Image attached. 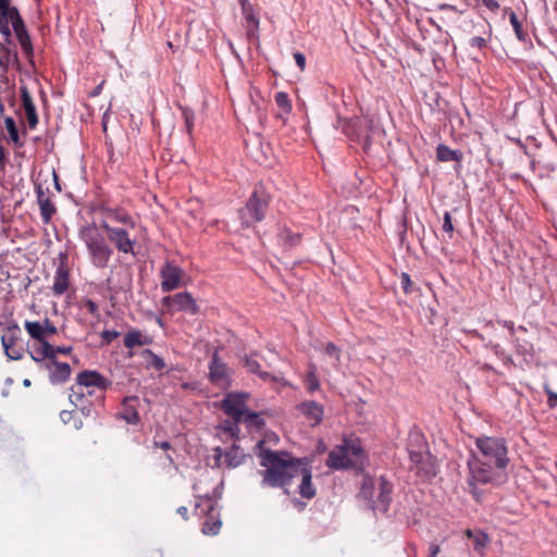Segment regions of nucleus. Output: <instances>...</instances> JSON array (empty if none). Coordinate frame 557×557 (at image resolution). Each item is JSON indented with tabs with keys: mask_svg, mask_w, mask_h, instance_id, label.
Wrapping results in <instances>:
<instances>
[{
	"mask_svg": "<svg viewBox=\"0 0 557 557\" xmlns=\"http://www.w3.org/2000/svg\"><path fill=\"white\" fill-rule=\"evenodd\" d=\"M486 347H488L496 356H498L505 364H512L511 357L505 354L499 344L490 343L486 345Z\"/></svg>",
	"mask_w": 557,
	"mask_h": 557,
	"instance_id": "a19ab883",
	"label": "nucleus"
},
{
	"mask_svg": "<svg viewBox=\"0 0 557 557\" xmlns=\"http://www.w3.org/2000/svg\"><path fill=\"white\" fill-rule=\"evenodd\" d=\"M46 367L49 370V380L52 384L65 383L72 373L71 367L66 362L48 360Z\"/></svg>",
	"mask_w": 557,
	"mask_h": 557,
	"instance_id": "5701e85b",
	"label": "nucleus"
},
{
	"mask_svg": "<svg viewBox=\"0 0 557 557\" xmlns=\"http://www.w3.org/2000/svg\"><path fill=\"white\" fill-rule=\"evenodd\" d=\"M324 352L333 358L336 362L341 361V349L333 343H327Z\"/></svg>",
	"mask_w": 557,
	"mask_h": 557,
	"instance_id": "c03bdc74",
	"label": "nucleus"
},
{
	"mask_svg": "<svg viewBox=\"0 0 557 557\" xmlns=\"http://www.w3.org/2000/svg\"><path fill=\"white\" fill-rule=\"evenodd\" d=\"M5 128L9 133L10 140L14 144L15 147H23L24 143L21 140L18 135V129L16 123L12 116H7L4 119Z\"/></svg>",
	"mask_w": 557,
	"mask_h": 557,
	"instance_id": "72a5a7b5",
	"label": "nucleus"
},
{
	"mask_svg": "<svg viewBox=\"0 0 557 557\" xmlns=\"http://www.w3.org/2000/svg\"><path fill=\"white\" fill-rule=\"evenodd\" d=\"M102 228L106 231L109 242L120 253L135 256L137 240L131 236V228L111 226L107 222L102 223Z\"/></svg>",
	"mask_w": 557,
	"mask_h": 557,
	"instance_id": "9b49d317",
	"label": "nucleus"
},
{
	"mask_svg": "<svg viewBox=\"0 0 557 557\" xmlns=\"http://www.w3.org/2000/svg\"><path fill=\"white\" fill-rule=\"evenodd\" d=\"M276 106L283 111L284 114L292 112L293 106L288 95L285 91H278L274 96Z\"/></svg>",
	"mask_w": 557,
	"mask_h": 557,
	"instance_id": "58836bf2",
	"label": "nucleus"
},
{
	"mask_svg": "<svg viewBox=\"0 0 557 557\" xmlns=\"http://www.w3.org/2000/svg\"><path fill=\"white\" fill-rule=\"evenodd\" d=\"M120 336V333L115 330H104L101 333V338L108 344L113 342Z\"/></svg>",
	"mask_w": 557,
	"mask_h": 557,
	"instance_id": "09e8293b",
	"label": "nucleus"
},
{
	"mask_svg": "<svg viewBox=\"0 0 557 557\" xmlns=\"http://www.w3.org/2000/svg\"><path fill=\"white\" fill-rule=\"evenodd\" d=\"M391 492L392 490H360L357 499L363 509L385 513L392 500Z\"/></svg>",
	"mask_w": 557,
	"mask_h": 557,
	"instance_id": "9d476101",
	"label": "nucleus"
},
{
	"mask_svg": "<svg viewBox=\"0 0 557 557\" xmlns=\"http://www.w3.org/2000/svg\"><path fill=\"white\" fill-rule=\"evenodd\" d=\"M37 195V203L40 209V216L45 224H49L51 222L52 216L57 212V208L51 200L50 190L44 189L40 185L36 187Z\"/></svg>",
	"mask_w": 557,
	"mask_h": 557,
	"instance_id": "412c9836",
	"label": "nucleus"
},
{
	"mask_svg": "<svg viewBox=\"0 0 557 557\" xmlns=\"http://www.w3.org/2000/svg\"><path fill=\"white\" fill-rule=\"evenodd\" d=\"M225 462L230 468H236L240 463H243L245 459L244 453L236 446H233L224 455Z\"/></svg>",
	"mask_w": 557,
	"mask_h": 557,
	"instance_id": "f704fd0d",
	"label": "nucleus"
},
{
	"mask_svg": "<svg viewBox=\"0 0 557 557\" xmlns=\"http://www.w3.org/2000/svg\"><path fill=\"white\" fill-rule=\"evenodd\" d=\"M140 399L137 396H127L122 401V408L119 417L126 421L128 424H137L140 421L138 407Z\"/></svg>",
	"mask_w": 557,
	"mask_h": 557,
	"instance_id": "4be33fe9",
	"label": "nucleus"
},
{
	"mask_svg": "<svg viewBox=\"0 0 557 557\" xmlns=\"http://www.w3.org/2000/svg\"><path fill=\"white\" fill-rule=\"evenodd\" d=\"M486 39L480 36L472 37L470 39V46L478 49H483L486 47Z\"/></svg>",
	"mask_w": 557,
	"mask_h": 557,
	"instance_id": "3c124183",
	"label": "nucleus"
},
{
	"mask_svg": "<svg viewBox=\"0 0 557 557\" xmlns=\"http://www.w3.org/2000/svg\"><path fill=\"white\" fill-rule=\"evenodd\" d=\"M317 490H295L299 494V498L295 495L290 497V503L298 510L302 511L306 508V502L302 499H312L315 496Z\"/></svg>",
	"mask_w": 557,
	"mask_h": 557,
	"instance_id": "2f4dec72",
	"label": "nucleus"
},
{
	"mask_svg": "<svg viewBox=\"0 0 557 557\" xmlns=\"http://www.w3.org/2000/svg\"><path fill=\"white\" fill-rule=\"evenodd\" d=\"M160 276H161V290L163 293L172 292V290L177 289L184 285V282H183V278L185 277L184 270L170 261H166L162 265V268L160 270Z\"/></svg>",
	"mask_w": 557,
	"mask_h": 557,
	"instance_id": "f3484780",
	"label": "nucleus"
},
{
	"mask_svg": "<svg viewBox=\"0 0 557 557\" xmlns=\"http://www.w3.org/2000/svg\"><path fill=\"white\" fill-rule=\"evenodd\" d=\"M222 456H223L222 449L220 447H216L214 449V458H215L216 465H220V459L222 458Z\"/></svg>",
	"mask_w": 557,
	"mask_h": 557,
	"instance_id": "e2e57ef3",
	"label": "nucleus"
},
{
	"mask_svg": "<svg viewBox=\"0 0 557 557\" xmlns=\"http://www.w3.org/2000/svg\"><path fill=\"white\" fill-rule=\"evenodd\" d=\"M473 336L478 337V338H480L482 341L484 339V337L478 331H473Z\"/></svg>",
	"mask_w": 557,
	"mask_h": 557,
	"instance_id": "338daca9",
	"label": "nucleus"
},
{
	"mask_svg": "<svg viewBox=\"0 0 557 557\" xmlns=\"http://www.w3.org/2000/svg\"><path fill=\"white\" fill-rule=\"evenodd\" d=\"M497 323L499 325H502L503 327H506L509 331L510 335L515 334L516 329H515V323L512 321L500 320V321H497Z\"/></svg>",
	"mask_w": 557,
	"mask_h": 557,
	"instance_id": "864d4df0",
	"label": "nucleus"
},
{
	"mask_svg": "<svg viewBox=\"0 0 557 557\" xmlns=\"http://www.w3.org/2000/svg\"><path fill=\"white\" fill-rule=\"evenodd\" d=\"M162 305L166 307L171 313L182 311L195 315L199 312L196 300L188 292L165 296L162 298Z\"/></svg>",
	"mask_w": 557,
	"mask_h": 557,
	"instance_id": "2eb2a0df",
	"label": "nucleus"
},
{
	"mask_svg": "<svg viewBox=\"0 0 557 557\" xmlns=\"http://www.w3.org/2000/svg\"><path fill=\"white\" fill-rule=\"evenodd\" d=\"M269 195L262 187H256L246 206L239 210V218L244 227H250L261 222L269 207Z\"/></svg>",
	"mask_w": 557,
	"mask_h": 557,
	"instance_id": "0eeeda50",
	"label": "nucleus"
},
{
	"mask_svg": "<svg viewBox=\"0 0 557 557\" xmlns=\"http://www.w3.org/2000/svg\"><path fill=\"white\" fill-rule=\"evenodd\" d=\"M471 493L473 494V497L479 500L480 499V495L484 492V490H476V488H473V490H470Z\"/></svg>",
	"mask_w": 557,
	"mask_h": 557,
	"instance_id": "0e129e2a",
	"label": "nucleus"
},
{
	"mask_svg": "<svg viewBox=\"0 0 557 557\" xmlns=\"http://www.w3.org/2000/svg\"><path fill=\"white\" fill-rule=\"evenodd\" d=\"M482 369H484V370H492V367L490 364L485 363V364L482 366Z\"/></svg>",
	"mask_w": 557,
	"mask_h": 557,
	"instance_id": "774afa93",
	"label": "nucleus"
},
{
	"mask_svg": "<svg viewBox=\"0 0 557 557\" xmlns=\"http://www.w3.org/2000/svg\"><path fill=\"white\" fill-rule=\"evenodd\" d=\"M257 354H250L244 359V367L248 372L257 374L264 382H280V379L270 372L262 371L259 361L257 360Z\"/></svg>",
	"mask_w": 557,
	"mask_h": 557,
	"instance_id": "393cba45",
	"label": "nucleus"
},
{
	"mask_svg": "<svg viewBox=\"0 0 557 557\" xmlns=\"http://www.w3.org/2000/svg\"><path fill=\"white\" fill-rule=\"evenodd\" d=\"M366 461L364 450L358 440L344 438L327 455L326 466L333 470L360 469Z\"/></svg>",
	"mask_w": 557,
	"mask_h": 557,
	"instance_id": "39448f33",
	"label": "nucleus"
},
{
	"mask_svg": "<svg viewBox=\"0 0 557 557\" xmlns=\"http://www.w3.org/2000/svg\"><path fill=\"white\" fill-rule=\"evenodd\" d=\"M280 240L288 247L296 246L300 243V235L292 232L289 228L283 227L278 233Z\"/></svg>",
	"mask_w": 557,
	"mask_h": 557,
	"instance_id": "e433bc0d",
	"label": "nucleus"
},
{
	"mask_svg": "<svg viewBox=\"0 0 557 557\" xmlns=\"http://www.w3.org/2000/svg\"><path fill=\"white\" fill-rule=\"evenodd\" d=\"M4 352L11 360H20L24 355V345L21 338V330L14 324L5 327L1 336Z\"/></svg>",
	"mask_w": 557,
	"mask_h": 557,
	"instance_id": "4468645a",
	"label": "nucleus"
},
{
	"mask_svg": "<svg viewBox=\"0 0 557 557\" xmlns=\"http://www.w3.org/2000/svg\"><path fill=\"white\" fill-rule=\"evenodd\" d=\"M475 444L483 460L494 463L497 469L506 468L509 459L507 457L508 450L504 440L496 437H479Z\"/></svg>",
	"mask_w": 557,
	"mask_h": 557,
	"instance_id": "1a4fd4ad",
	"label": "nucleus"
},
{
	"mask_svg": "<svg viewBox=\"0 0 557 557\" xmlns=\"http://www.w3.org/2000/svg\"><path fill=\"white\" fill-rule=\"evenodd\" d=\"M294 59L300 71H304L306 67V57L304 53L297 51L294 53Z\"/></svg>",
	"mask_w": 557,
	"mask_h": 557,
	"instance_id": "603ef678",
	"label": "nucleus"
},
{
	"mask_svg": "<svg viewBox=\"0 0 557 557\" xmlns=\"http://www.w3.org/2000/svg\"><path fill=\"white\" fill-rule=\"evenodd\" d=\"M483 3L492 11H496L499 8V4L496 0H483Z\"/></svg>",
	"mask_w": 557,
	"mask_h": 557,
	"instance_id": "4d7b16f0",
	"label": "nucleus"
},
{
	"mask_svg": "<svg viewBox=\"0 0 557 557\" xmlns=\"http://www.w3.org/2000/svg\"><path fill=\"white\" fill-rule=\"evenodd\" d=\"M300 409L306 417L313 421V424L320 423L323 419V407L315 401L304 403Z\"/></svg>",
	"mask_w": 557,
	"mask_h": 557,
	"instance_id": "c756f323",
	"label": "nucleus"
},
{
	"mask_svg": "<svg viewBox=\"0 0 557 557\" xmlns=\"http://www.w3.org/2000/svg\"><path fill=\"white\" fill-rule=\"evenodd\" d=\"M371 120L368 117L354 116L350 119H338L337 128L352 140L363 136V128L369 127Z\"/></svg>",
	"mask_w": 557,
	"mask_h": 557,
	"instance_id": "6ab92c4d",
	"label": "nucleus"
},
{
	"mask_svg": "<svg viewBox=\"0 0 557 557\" xmlns=\"http://www.w3.org/2000/svg\"><path fill=\"white\" fill-rule=\"evenodd\" d=\"M305 382L308 391L311 393L315 392L320 387L319 377L317 375V368L313 363H310L308 367V372Z\"/></svg>",
	"mask_w": 557,
	"mask_h": 557,
	"instance_id": "4c0bfd02",
	"label": "nucleus"
},
{
	"mask_svg": "<svg viewBox=\"0 0 557 557\" xmlns=\"http://www.w3.org/2000/svg\"><path fill=\"white\" fill-rule=\"evenodd\" d=\"M509 21L517 39L521 42H527L529 40L528 33L523 29L522 23L519 21L517 14L513 11L509 13Z\"/></svg>",
	"mask_w": 557,
	"mask_h": 557,
	"instance_id": "c9c22d12",
	"label": "nucleus"
},
{
	"mask_svg": "<svg viewBox=\"0 0 557 557\" xmlns=\"http://www.w3.org/2000/svg\"><path fill=\"white\" fill-rule=\"evenodd\" d=\"M248 394L245 393H230L222 401L223 411L234 420V423L227 428V432L234 436L235 432L238 431L237 423L247 410L246 400Z\"/></svg>",
	"mask_w": 557,
	"mask_h": 557,
	"instance_id": "f8f14e48",
	"label": "nucleus"
},
{
	"mask_svg": "<svg viewBox=\"0 0 557 557\" xmlns=\"http://www.w3.org/2000/svg\"><path fill=\"white\" fill-rule=\"evenodd\" d=\"M69 399L71 404L82 411L84 416H88L90 412V401L86 398L84 394V388L82 386L77 387V382L72 385L71 393L69 395Z\"/></svg>",
	"mask_w": 557,
	"mask_h": 557,
	"instance_id": "a878e982",
	"label": "nucleus"
},
{
	"mask_svg": "<svg viewBox=\"0 0 557 557\" xmlns=\"http://www.w3.org/2000/svg\"><path fill=\"white\" fill-rule=\"evenodd\" d=\"M440 553V546L436 544H431L430 546V555L429 557H436V555Z\"/></svg>",
	"mask_w": 557,
	"mask_h": 557,
	"instance_id": "052dcab7",
	"label": "nucleus"
},
{
	"mask_svg": "<svg viewBox=\"0 0 557 557\" xmlns=\"http://www.w3.org/2000/svg\"><path fill=\"white\" fill-rule=\"evenodd\" d=\"M515 348H516V351L517 354L521 355V356H531L532 352H533V345L532 343L525 341V339H519V338H516L515 341Z\"/></svg>",
	"mask_w": 557,
	"mask_h": 557,
	"instance_id": "ea45409f",
	"label": "nucleus"
},
{
	"mask_svg": "<svg viewBox=\"0 0 557 557\" xmlns=\"http://www.w3.org/2000/svg\"><path fill=\"white\" fill-rule=\"evenodd\" d=\"M242 14L247 24V30L249 35L255 34L259 28V16L258 12H256L255 7L251 2L246 3L245 5H240Z\"/></svg>",
	"mask_w": 557,
	"mask_h": 557,
	"instance_id": "c85d7f7f",
	"label": "nucleus"
},
{
	"mask_svg": "<svg viewBox=\"0 0 557 557\" xmlns=\"http://www.w3.org/2000/svg\"><path fill=\"white\" fill-rule=\"evenodd\" d=\"M548 405L550 408H554L557 405V395L553 392H548Z\"/></svg>",
	"mask_w": 557,
	"mask_h": 557,
	"instance_id": "13d9d810",
	"label": "nucleus"
},
{
	"mask_svg": "<svg viewBox=\"0 0 557 557\" xmlns=\"http://www.w3.org/2000/svg\"><path fill=\"white\" fill-rule=\"evenodd\" d=\"M24 326L34 341L28 348V354L32 359L36 362H40L45 360L46 357L52 356V345L49 343V338L57 334V327L49 319H45L44 322L25 321Z\"/></svg>",
	"mask_w": 557,
	"mask_h": 557,
	"instance_id": "423d86ee",
	"label": "nucleus"
},
{
	"mask_svg": "<svg viewBox=\"0 0 557 557\" xmlns=\"http://www.w3.org/2000/svg\"><path fill=\"white\" fill-rule=\"evenodd\" d=\"M400 285L406 295L413 292V282L411 281L410 275L406 272H403L400 275Z\"/></svg>",
	"mask_w": 557,
	"mask_h": 557,
	"instance_id": "37998d69",
	"label": "nucleus"
},
{
	"mask_svg": "<svg viewBox=\"0 0 557 557\" xmlns=\"http://www.w3.org/2000/svg\"><path fill=\"white\" fill-rule=\"evenodd\" d=\"M176 512L184 519V520H187L188 519V509L186 506H180L177 509H176Z\"/></svg>",
	"mask_w": 557,
	"mask_h": 557,
	"instance_id": "bf43d9fd",
	"label": "nucleus"
},
{
	"mask_svg": "<svg viewBox=\"0 0 557 557\" xmlns=\"http://www.w3.org/2000/svg\"><path fill=\"white\" fill-rule=\"evenodd\" d=\"M21 98L28 126L34 129L38 125V115L33 98L26 88L21 89Z\"/></svg>",
	"mask_w": 557,
	"mask_h": 557,
	"instance_id": "bb28decb",
	"label": "nucleus"
},
{
	"mask_svg": "<svg viewBox=\"0 0 557 557\" xmlns=\"http://www.w3.org/2000/svg\"><path fill=\"white\" fill-rule=\"evenodd\" d=\"M410 459L409 484H432L431 479L437 473L435 460L426 449V443L422 433L410 432L407 443Z\"/></svg>",
	"mask_w": 557,
	"mask_h": 557,
	"instance_id": "f03ea898",
	"label": "nucleus"
},
{
	"mask_svg": "<svg viewBox=\"0 0 557 557\" xmlns=\"http://www.w3.org/2000/svg\"><path fill=\"white\" fill-rule=\"evenodd\" d=\"M101 212L107 219L112 222H116L126 225L128 228L134 230L136 222L133 216L124 209L120 207H101Z\"/></svg>",
	"mask_w": 557,
	"mask_h": 557,
	"instance_id": "b1692460",
	"label": "nucleus"
},
{
	"mask_svg": "<svg viewBox=\"0 0 557 557\" xmlns=\"http://www.w3.org/2000/svg\"><path fill=\"white\" fill-rule=\"evenodd\" d=\"M71 286V270L67 263V255H59V264L53 275L51 292L53 296L60 297L64 295Z\"/></svg>",
	"mask_w": 557,
	"mask_h": 557,
	"instance_id": "dca6fc26",
	"label": "nucleus"
},
{
	"mask_svg": "<svg viewBox=\"0 0 557 557\" xmlns=\"http://www.w3.org/2000/svg\"><path fill=\"white\" fill-rule=\"evenodd\" d=\"M84 307L94 317H99V308H98V305L94 300L86 299L84 301Z\"/></svg>",
	"mask_w": 557,
	"mask_h": 557,
	"instance_id": "de8ad7c7",
	"label": "nucleus"
},
{
	"mask_svg": "<svg viewBox=\"0 0 557 557\" xmlns=\"http://www.w3.org/2000/svg\"><path fill=\"white\" fill-rule=\"evenodd\" d=\"M185 123H186L187 132L190 133L193 129V117L189 116L188 114H185Z\"/></svg>",
	"mask_w": 557,
	"mask_h": 557,
	"instance_id": "680f3d73",
	"label": "nucleus"
},
{
	"mask_svg": "<svg viewBox=\"0 0 557 557\" xmlns=\"http://www.w3.org/2000/svg\"><path fill=\"white\" fill-rule=\"evenodd\" d=\"M77 414L76 410H62L60 412V419L64 424H69Z\"/></svg>",
	"mask_w": 557,
	"mask_h": 557,
	"instance_id": "8fccbe9b",
	"label": "nucleus"
},
{
	"mask_svg": "<svg viewBox=\"0 0 557 557\" xmlns=\"http://www.w3.org/2000/svg\"><path fill=\"white\" fill-rule=\"evenodd\" d=\"M443 231L447 234L448 238L451 239L454 235V225L450 212L445 211L443 215Z\"/></svg>",
	"mask_w": 557,
	"mask_h": 557,
	"instance_id": "79ce46f5",
	"label": "nucleus"
},
{
	"mask_svg": "<svg viewBox=\"0 0 557 557\" xmlns=\"http://www.w3.org/2000/svg\"><path fill=\"white\" fill-rule=\"evenodd\" d=\"M470 471V483L486 484L494 482V468L495 465L485 460L473 457L468 461Z\"/></svg>",
	"mask_w": 557,
	"mask_h": 557,
	"instance_id": "a211bd4d",
	"label": "nucleus"
},
{
	"mask_svg": "<svg viewBox=\"0 0 557 557\" xmlns=\"http://www.w3.org/2000/svg\"><path fill=\"white\" fill-rule=\"evenodd\" d=\"M72 421H73V425H74V428H75V429H77V430H78V429H81V428H82L83 422H82V420H81V419H76V417H75Z\"/></svg>",
	"mask_w": 557,
	"mask_h": 557,
	"instance_id": "69168bd1",
	"label": "nucleus"
},
{
	"mask_svg": "<svg viewBox=\"0 0 557 557\" xmlns=\"http://www.w3.org/2000/svg\"><path fill=\"white\" fill-rule=\"evenodd\" d=\"M123 342L126 348L132 349L134 347L150 345L152 343V338L148 335H144L138 330H131L125 334Z\"/></svg>",
	"mask_w": 557,
	"mask_h": 557,
	"instance_id": "cd10ccee",
	"label": "nucleus"
},
{
	"mask_svg": "<svg viewBox=\"0 0 557 557\" xmlns=\"http://www.w3.org/2000/svg\"><path fill=\"white\" fill-rule=\"evenodd\" d=\"M153 446H154V447H159V448H161V449H163V450H168V449H171V448H172L171 443H170V442H168V441H162V442L154 441V442H153Z\"/></svg>",
	"mask_w": 557,
	"mask_h": 557,
	"instance_id": "6e6d98bb",
	"label": "nucleus"
},
{
	"mask_svg": "<svg viewBox=\"0 0 557 557\" xmlns=\"http://www.w3.org/2000/svg\"><path fill=\"white\" fill-rule=\"evenodd\" d=\"M146 354H148L151 358L150 366L154 368L156 370H163L165 368V362L162 358L153 354L151 350H146Z\"/></svg>",
	"mask_w": 557,
	"mask_h": 557,
	"instance_id": "a18cd8bd",
	"label": "nucleus"
},
{
	"mask_svg": "<svg viewBox=\"0 0 557 557\" xmlns=\"http://www.w3.org/2000/svg\"><path fill=\"white\" fill-rule=\"evenodd\" d=\"M10 25L25 55L32 57L34 52L32 40L17 8L11 5V0H0V33L8 44L12 38Z\"/></svg>",
	"mask_w": 557,
	"mask_h": 557,
	"instance_id": "7ed1b4c3",
	"label": "nucleus"
},
{
	"mask_svg": "<svg viewBox=\"0 0 557 557\" xmlns=\"http://www.w3.org/2000/svg\"><path fill=\"white\" fill-rule=\"evenodd\" d=\"M239 423H245L250 428H255L257 430H261L264 426V420L260 417L259 413L249 411L248 409L240 418Z\"/></svg>",
	"mask_w": 557,
	"mask_h": 557,
	"instance_id": "473e14b6",
	"label": "nucleus"
},
{
	"mask_svg": "<svg viewBox=\"0 0 557 557\" xmlns=\"http://www.w3.org/2000/svg\"><path fill=\"white\" fill-rule=\"evenodd\" d=\"M230 374L228 367L221 360L218 351H215L209 364L210 381L215 385L224 386L228 383Z\"/></svg>",
	"mask_w": 557,
	"mask_h": 557,
	"instance_id": "aec40b11",
	"label": "nucleus"
},
{
	"mask_svg": "<svg viewBox=\"0 0 557 557\" xmlns=\"http://www.w3.org/2000/svg\"><path fill=\"white\" fill-rule=\"evenodd\" d=\"M462 152L460 150H453L446 145H438L436 148V158L441 162L462 161Z\"/></svg>",
	"mask_w": 557,
	"mask_h": 557,
	"instance_id": "7c9ffc66",
	"label": "nucleus"
},
{
	"mask_svg": "<svg viewBox=\"0 0 557 557\" xmlns=\"http://www.w3.org/2000/svg\"><path fill=\"white\" fill-rule=\"evenodd\" d=\"M72 346H52V356L46 357L47 360H57V354L69 355L72 351Z\"/></svg>",
	"mask_w": 557,
	"mask_h": 557,
	"instance_id": "49530a36",
	"label": "nucleus"
},
{
	"mask_svg": "<svg viewBox=\"0 0 557 557\" xmlns=\"http://www.w3.org/2000/svg\"><path fill=\"white\" fill-rule=\"evenodd\" d=\"M221 496V490H212V496L199 497V502L195 504V509L199 513L207 516V520L202 523L201 528L202 533L206 535H216L222 527L221 519L219 517L215 518V507Z\"/></svg>",
	"mask_w": 557,
	"mask_h": 557,
	"instance_id": "6e6552de",
	"label": "nucleus"
},
{
	"mask_svg": "<svg viewBox=\"0 0 557 557\" xmlns=\"http://www.w3.org/2000/svg\"><path fill=\"white\" fill-rule=\"evenodd\" d=\"M77 387L82 386L87 388V394L92 396L95 389L102 393L101 398L103 399V393L112 386V382L103 376L96 370H84L76 376Z\"/></svg>",
	"mask_w": 557,
	"mask_h": 557,
	"instance_id": "ddd939ff",
	"label": "nucleus"
},
{
	"mask_svg": "<svg viewBox=\"0 0 557 557\" xmlns=\"http://www.w3.org/2000/svg\"><path fill=\"white\" fill-rule=\"evenodd\" d=\"M260 465L265 468L264 482L272 486H284L300 479L298 487H310L311 471L306 459H294L283 451L263 449V441L258 443Z\"/></svg>",
	"mask_w": 557,
	"mask_h": 557,
	"instance_id": "f257e3e1",
	"label": "nucleus"
},
{
	"mask_svg": "<svg viewBox=\"0 0 557 557\" xmlns=\"http://www.w3.org/2000/svg\"><path fill=\"white\" fill-rule=\"evenodd\" d=\"M78 238L85 245L90 263L97 269H104L113 256V248L95 223L82 226Z\"/></svg>",
	"mask_w": 557,
	"mask_h": 557,
	"instance_id": "20e7f679",
	"label": "nucleus"
},
{
	"mask_svg": "<svg viewBox=\"0 0 557 557\" xmlns=\"http://www.w3.org/2000/svg\"><path fill=\"white\" fill-rule=\"evenodd\" d=\"M8 162V153L3 146L0 145V170H4Z\"/></svg>",
	"mask_w": 557,
	"mask_h": 557,
	"instance_id": "5fc2aeb1",
	"label": "nucleus"
}]
</instances>
